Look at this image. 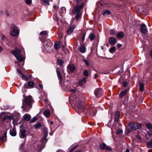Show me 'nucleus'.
<instances>
[{
  "label": "nucleus",
  "mask_w": 152,
  "mask_h": 152,
  "mask_svg": "<svg viewBox=\"0 0 152 152\" xmlns=\"http://www.w3.org/2000/svg\"><path fill=\"white\" fill-rule=\"evenodd\" d=\"M103 93L102 90L101 88H98L96 89L94 92V94L95 96L99 98L102 95Z\"/></svg>",
  "instance_id": "nucleus-9"
},
{
  "label": "nucleus",
  "mask_w": 152,
  "mask_h": 152,
  "mask_svg": "<svg viewBox=\"0 0 152 152\" xmlns=\"http://www.w3.org/2000/svg\"><path fill=\"white\" fill-rule=\"evenodd\" d=\"M11 29L12 30L11 31L10 35L13 36H17L19 34V28L14 25L12 24L11 27Z\"/></svg>",
  "instance_id": "nucleus-5"
},
{
  "label": "nucleus",
  "mask_w": 152,
  "mask_h": 152,
  "mask_svg": "<svg viewBox=\"0 0 152 152\" xmlns=\"http://www.w3.org/2000/svg\"><path fill=\"white\" fill-rule=\"evenodd\" d=\"M77 146H75L74 147V148H72V149H71V150L69 152H72L75 149L77 148Z\"/></svg>",
  "instance_id": "nucleus-54"
},
{
  "label": "nucleus",
  "mask_w": 152,
  "mask_h": 152,
  "mask_svg": "<svg viewBox=\"0 0 152 152\" xmlns=\"http://www.w3.org/2000/svg\"><path fill=\"white\" fill-rule=\"evenodd\" d=\"M17 71L18 74L21 75V77L23 79L25 80L26 81H27L29 79V78L27 76H25L23 74L20 70L18 69H17ZM31 76V75H30L29 76V78H30Z\"/></svg>",
  "instance_id": "nucleus-12"
},
{
  "label": "nucleus",
  "mask_w": 152,
  "mask_h": 152,
  "mask_svg": "<svg viewBox=\"0 0 152 152\" xmlns=\"http://www.w3.org/2000/svg\"><path fill=\"white\" fill-rule=\"evenodd\" d=\"M122 132L123 131L121 129H119L116 132V134H119L120 133H122Z\"/></svg>",
  "instance_id": "nucleus-50"
},
{
  "label": "nucleus",
  "mask_w": 152,
  "mask_h": 152,
  "mask_svg": "<svg viewBox=\"0 0 152 152\" xmlns=\"http://www.w3.org/2000/svg\"><path fill=\"white\" fill-rule=\"evenodd\" d=\"M24 52L23 48L22 47L15 48V49L11 51V53L16 58V59L20 62L24 60L25 57L23 55V52Z\"/></svg>",
  "instance_id": "nucleus-1"
},
{
  "label": "nucleus",
  "mask_w": 152,
  "mask_h": 152,
  "mask_svg": "<svg viewBox=\"0 0 152 152\" xmlns=\"http://www.w3.org/2000/svg\"><path fill=\"white\" fill-rule=\"evenodd\" d=\"M129 127L133 130H136L138 128V126L137 124L132 122L129 123Z\"/></svg>",
  "instance_id": "nucleus-13"
},
{
  "label": "nucleus",
  "mask_w": 152,
  "mask_h": 152,
  "mask_svg": "<svg viewBox=\"0 0 152 152\" xmlns=\"http://www.w3.org/2000/svg\"><path fill=\"white\" fill-rule=\"evenodd\" d=\"M31 0H26V2L28 5H30L31 3Z\"/></svg>",
  "instance_id": "nucleus-47"
},
{
  "label": "nucleus",
  "mask_w": 152,
  "mask_h": 152,
  "mask_svg": "<svg viewBox=\"0 0 152 152\" xmlns=\"http://www.w3.org/2000/svg\"><path fill=\"white\" fill-rule=\"evenodd\" d=\"M79 98H74V102L75 105L76 106L79 110H81L83 102H81V99Z\"/></svg>",
  "instance_id": "nucleus-6"
},
{
  "label": "nucleus",
  "mask_w": 152,
  "mask_h": 152,
  "mask_svg": "<svg viewBox=\"0 0 152 152\" xmlns=\"http://www.w3.org/2000/svg\"><path fill=\"white\" fill-rule=\"evenodd\" d=\"M54 47L56 49H58L59 47V45L58 42L55 43L54 44Z\"/></svg>",
  "instance_id": "nucleus-43"
},
{
  "label": "nucleus",
  "mask_w": 152,
  "mask_h": 152,
  "mask_svg": "<svg viewBox=\"0 0 152 152\" xmlns=\"http://www.w3.org/2000/svg\"><path fill=\"white\" fill-rule=\"evenodd\" d=\"M52 44V43L50 40H48L45 41L43 44V47L44 49L45 50H47L50 48Z\"/></svg>",
  "instance_id": "nucleus-8"
},
{
  "label": "nucleus",
  "mask_w": 152,
  "mask_h": 152,
  "mask_svg": "<svg viewBox=\"0 0 152 152\" xmlns=\"http://www.w3.org/2000/svg\"><path fill=\"white\" fill-rule=\"evenodd\" d=\"M95 35L92 33H91L90 34L88 37L89 38L91 41L95 39Z\"/></svg>",
  "instance_id": "nucleus-26"
},
{
  "label": "nucleus",
  "mask_w": 152,
  "mask_h": 152,
  "mask_svg": "<svg viewBox=\"0 0 152 152\" xmlns=\"http://www.w3.org/2000/svg\"><path fill=\"white\" fill-rule=\"evenodd\" d=\"M122 46V45L121 44H118L117 45V47L118 48L121 47Z\"/></svg>",
  "instance_id": "nucleus-58"
},
{
  "label": "nucleus",
  "mask_w": 152,
  "mask_h": 152,
  "mask_svg": "<svg viewBox=\"0 0 152 152\" xmlns=\"http://www.w3.org/2000/svg\"><path fill=\"white\" fill-rule=\"evenodd\" d=\"M80 51L81 53H85L86 51V48L84 46L81 45L79 48Z\"/></svg>",
  "instance_id": "nucleus-28"
},
{
  "label": "nucleus",
  "mask_w": 152,
  "mask_h": 152,
  "mask_svg": "<svg viewBox=\"0 0 152 152\" xmlns=\"http://www.w3.org/2000/svg\"><path fill=\"white\" fill-rule=\"evenodd\" d=\"M106 147V145L104 143L101 144L100 145V148L101 149H104Z\"/></svg>",
  "instance_id": "nucleus-37"
},
{
  "label": "nucleus",
  "mask_w": 152,
  "mask_h": 152,
  "mask_svg": "<svg viewBox=\"0 0 152 152\" xmlns=\"http://www.w3.org/2000/svg\"><path fill=\"white\" fill-rule=\"evenodd\" d=\"M148 152H152V149H150L149 150Z\"/></svg>",
  "instance_id": "nucleus-64"
},
{
  "label": "nucleus",
  "mask_w": 152,
  "mask_h": 152,
  "mask_svg": "<svg viewBox=\"0 0 152 152\" xmlns=\"http://www.w3.org/2000/svg\"><path fill=\"white\" fill-rule=\"evenodd\" d=\"M76 27V25L75 24H73L71 26H70L67 31V34L69 35H70Z\"/></svg>",
  "instance_id": "nucleus-14"
},
{
  "label": "nucleus",
  "mask_w": 152,
  "mask_h": 152,
  "mask_svg": "<svg viewBox=\"0 0 152 152\" xmlns=\"http://www.w3.org/2000/svg\"><path fill=\"white\" fill-rule=\"evenodd\" d=\"M7 130H6L4 132L1 134L0 136V140L1 141L5 142L7 140Z\"/></svg>",
  "instance_id": "nucleus-11"
},
{
  "label": "nucleus",
  "mask_w": 152,
  "mask_h": 152,
  "mask_svg": "<svg viewBox=\"0 0 152 152\" xmlns=\"http://www.w3.org/2000/svg\"><path fill=\"white\" fill-rule=\"evenodd\" d=\"M111 13L110 11L108 10H104L102 12V15L104 16L106 15L110 14Z\"/></svg>",
  "instance_id": "nucleus-25"
},
{
  "label": "nucleus",
  "mask_w": 152,
  "mask_h": 152,
  "mask_svg": "<svg viewBox=\"0 0 152 152\" xmlns=\"http://www.w3.org/2000/svg\"><path fill=\"white\" fill-rule=\"evenodd\" d=\"M124 36V33L123 31H121L117 34V37L118 38H119L123 37Z\"/></svg>",
  "instance_id": "nucleus-23"
},
{
  "label": "nucleus",
  "mask_w": 152,
  "mask_h": 152,
  "mask_svg": "<svg viewBox=\"0 0 152 152\" xmlns=\"http://www.w3.org/2000/svg\"><path fill=\"white\" fill-rule=\"evenodd\" d=\"M141 30L143 34H145L147 32L146 26L145 24H142L141 25Z\"/></svg>",
  "instance_id": "nucleus-19"
},
{
  "label": "nucleus",
  "mask_w": 152,
  "mask_h": 152,
  "mask_svg": "<svg viewBox=\"0 0 152 152\" xmlns=\"http://www.w3.org/2000/svg\"><path fill=\"white\" fill-rule=\"evenodd\" d=\"M57 62L61 66L62 65L63 63L62 60L59 59H58L57 60Z\"/></svg>",
  "instance_id": "nucleus-45"
},
{
  "label": "nucleus",
  "mask_w": 152,
  "mask_h": 152,
  "mask_svg": "<svg viewBox=\"0 0 152 152\" xmlns=\"http://www.w3.org/2000/svg\"><path fill=\"white\" fill-rule=\"evenodd\" d=\"M50 114V111L49 110H45L44 112V115L46 118H49Z\"/></svg>",
  "instance_id": "nucleus-24"
},
{
  "label": "nucleus",
  "mask_w": 152,
  "mask_h": 152,
  "mask_svg": "<svg viewBox=\"0 0 152 152\" xmlns=\"http://www.w3.org/2000/svg\"><path fill=\"white\" fill-rule=\"evenodd\" d=\"M116 47L113 46L109 50V51L111 53H113L115 51Z\"/></svg>",
  "instance_id": "nucleus-30"
},
{
  "label": "nucleus",
  "mask_w": 152,
  "mask_h": 152,
  "mask_svg": "<svg viewBox=\"0 0 152 152\" xmlns=\"http://www.w3.org/2000/svg\"><path fill=\"white\" fill-rule=\"evenodd\" d=\"M86 78L85 77L83 78L82 80H80L78 83V84L80 86H82L83 84L86 83Z\"/></svg>",
  "instance_id": "nucleus-21"
},
{
  "label": "nucleus",
  "mask_w": 152,
  "mask_h": 152,
  "mask_svg": "<svg viewBox=\"0 0 152 152\" xmlns=\"http://www.w3.org/2000/svg\"><path fill=\"white\" fill-rule=\"evenodd\" d=\"M3 50V48L1 47H0V53L2 50Z\"/></svg>",
  "instance_id": "nucleus-61"
},
{
  "label": "nucleus",
  "mask_w": 152,
  "mask_h": 152,
  "mask_svg": "<svg viewBox=\"0 0 152 152\" xmlns=\"http://www.w3.org/2000/svg\"><path fill=\"white\" fill-rule=\"evenodd\" d=\"M23 118L24 120L28 121L30 119L31 116L28 114H26L23 116Z\"/></svg>",
  "instance_id": "nucleus-20"
},
{
  "label": "nucleus",
  "mask_w": 152,
  "mask_h": 152,
  "mask_svg": "<svg viewBox=\"0 0 152 152\" xmlns=\"http://www.w3.org/2000/svg\"><path fill=\"white\" fill-rule=\"evenodd\" d=\"M109 42L111 45H115L117 42V39L115 38L111 37L109 39Z\"/></svg>",
  "instance_id": "nucleus-16"
},
{
  "label": "nucleus",
  "mask_w": 152,
  "mask_h": 152,
  "mask_svg": "<svg viewBox=\"0 0 152 152\" xmlns=\"http://www.w3.org/2000/svg\"><path fill=\"white\" fill-rule=\"evenodd\" d=\"M83 61L87 66H89V64L88 60L86 59H83Z\"/></svg>",
  "instance_id": "nucleus-41"
},
{
  "label": "nucleus",
  "mask_w": 152,
  "mask_h": 152,
  "mask_svg": "<svg viewBox=\"0 0 152 152\" xmlns=\"http://www.w3.org/2000/svg\"><path fill=\"white\" fill-rule=\"evenodd\" d=\"M84 75L85 76H88L89 73L87 70H85L83 72Z\"/></svg>",
  "instance_id": "nucleus-42"
},
{
  "label": "nucleus",
  "mask_w": 152,
  "mask_h": 152,
  "mask_svg": "<svg viewBox=\"0 0 152 152\" xmlns=\"http://www.w3.org/2000/svg\"><path fill=\"white\" fill-rule=\"evenodd\" d=\"M42 3L44 5H46L49 4L48 0H42Z\"/></svg>",
  "instance_id": "nucleus-40"
},
{
  "label": "nucleus",
  "mask_w": 152,
  "mask_h": 152,
  "mask_svg": "<svg viewBox=\"0 0 152 152\" xmlns=\"http://www.w3.org/2000/svg\"><path fill=\"white\" fill-rule=\"evenodd\" d=\"M127 93V90H125L124 91H121L119 94L120 97H122L124 95L126 94Z\"/></svg>",
  "instance_id": "nucleus-33"
},
{
  "label": "nucleus",
  "mask_w": 152,
  "mask_h": 152,
  "mask_svg": "<svg viewBox=\"0 0 152 152\" xmlns=\"http://www.w3.org/2000/svg\"><path fill=\"white\" fill-rule=\"evenodd\" d=\"M120 113L118 111L115 114L114 121L115 122L118 121L119 119Z\"/></svg>",
  "instance_id": "nucleus-22"
},
{
  "label": "nucleus",
  "mask_w": 152,
  "mask_h": 152,
  "mask_svg": "<svg viewBox=\"0 0 152 152\" xmlns=\"http://www.w3.org/2000/svg\"><path fill=\"white\" fill-rule=\"evenodd\" d=\"M47 32L45 31H42L40 33H39V34L40 35H47Z\"/></svg>",
  "instance_id": "nucleus-44"
},
{
  "label": "nucleus",
  "mask_w": 152,
  "mask_h": 152,
  "mask_svg": "<svg viewBox=\"0 0 152 152\" xmlns=\"http://www.w3.org/2000/svg\"><path fill=\"white\" fill-rule=\"evenodd\" d=\"M10 134L12 136H15L16 135V130L15 129L11 130L10 131Z\"/></svg>",
  "instance_id": "nucleus-29"
},
{
  "label": "nucleus",
  "mask_w": 152,
  "mask_h": 152,
  "mask_svg": "<svg viewBox=\"0 0 152 152\" xmlns=\"http://www.w3.org/2000/svg\"><path fill=\"white\" fill-rule=\"evenodd\" d=\"M84 3H83L80 6H76L73 10L72 12L75 14H76L75 16L76 19H79L81 18V13L80 10L83 7Z\"/></svg>",
  "instance_id": "nucleus-3"
},
{
  "label": "nucleus",
  "mask_w": 152,
  "mask_h": 152,
  "mask_svg": "<svg viewBox=\"0 0 152 152\" xmlns=\"http://www.w3.org/2000/svg\"><path fill=\"white\" fill-rule=\"evenodd\" d=\"M41 126V124L39 123H38L34 125V127L36 129L38 128Z\"/></svg>",
  "instance_id": "nucleus-39"
},
{
  "label": "nucleus",
  "mask_w": 152,
  "mask_h": 152,
  "mask_svg": "<svg viewBox=\"0 0 152 152\" xmlns=\"http://www.w3.org/2000/svg\"><path fill=\"white\" fill-rule=\"evenodd\" d=\"M27 85L25 84L23 87L22 88V92L23 93L26 92V91Z\"/></svg>",
  "instance_id": "nucleus-38"
},
{
  "label": "nucleus",
  "mask_w": 152,
  "mask_h": 152,
  "mask_svg": "<svg viewBox=\"0 0 152 152\" xmlns=\"http://www.w3.org/2000/svg\"><path fill=\"white\" fill-rule=\"evenodd\" d=\"M150 55L152 57V50L150 52Z\"/></svg>",
  "instance_id": "nucleus-62"
},
{
  "label": "nucleus",
  "mask_w": 152,
  "mask_h": 152,
  "mask_svg": "<svg viewBox=\"0 0 152 152\" xmlns=\"http://www.w3.org/2000/svg\"><path fill=\"white\" fill-rule=\"evenodd\" d=\"M146 145L149 148L152 147V139L151 140L147 143Z\"/></svg>",
  "instance_id": "nucleus-36"
},
{
  "label": "nucleus",
  "mask_w": 152,
  "mask_h": 152,
  "mask_svg": "<svg viewBox=\"0 0 152 152\" xmlns=\"http://www.w3.org/2000/svg\"><path fill=\"white\" fill-rule=\"evenodd\" d=\"M34 85V83L32 81H30L28 83V87L32 88Z\"/></svg>",
  "instance_id": "nucleus-35"
},
{
  "label": "nucleus",
  "mask_w": 152,
  "mask_h": 152,
  "mask_svg": "<svg viewBox=\"0 0 152 152\" xmlns=\"http://www.w3.org/2000/svg\"><path fill=\"white\" fill-rule=\"evenodd\" d=\"M127 83L126 82L124 81L123 82V86L124 87H125L127 86Z\"/></svg>",
  "instance_id": "nucleus-52"
},
{
  "label": "nucleus",
  "mask_w": 152,
  "mask_h": 152,
  "mask_svg": "<svg viewBox=\"0 0 152 152\" xmlns=\"http://www.w3.org/2000/svg\"><path fill=\"white\" fill-rule=\"evenodd\" d=\"M66 85H67V84L66 83V82H65L64 84V86H63V87H64V88H66V89H69V88L68 87L69 86V85H68L66 86Z\"/></svg>",
  "instance_id": "nucleus-49"
},
{
  "label": "nucleus",
  "mask_w": 152,
  "mask_h": 152,
  "mask_svg": "<svg viewBox=\"0 0 152 152\" xmlns=\"http://www.w3.org/2000/svg\"><path fill=\"white\" fill-rule=\"evenodd\" d=\"M125 152H130L129 151L128 149H127L126 150Z\"/></svg>",
  "instance_id": "nucleus-63"
},
{
  "label": "nucleus",
  "mask_w": 152,
  "mask_h": 152,
  "mask_svg": "<svg viewBox=\"0 0 152 152\" xmlns=\"http://www.w3.org/2000/svg\"><path fill=\"white\" fill-rule=\"evenodd\" d=\"M66 12V9L64 7H62L60 8L59 11V14L61 16H64Z\"/></svg>",
  "instance_id": "nucleus-18"
},
{
  "label": "nucleus",
  "mask_w": 152,
  "mask_h": 152,
  "mask_svg": "<svg viewBox=\"0 0 152 152\" xmlns=\"http://www.w3.org/2000/svg\"><path fill=\"white\" fill-rule=\"evenodd\" d=\"M56 130V129L55 130L53 131H52L51 132H50V133L49 134L51 135H52L53 134L54 132L55 131V130Z\"/></svg>",
  "instance_id": "nucleus-55"
},
{
  "label": "nucleus",
  "mask_w": 152,
  "mask_h": 152,
  "mask_svg": "<svg viewBox=\"0 0 152 152\" xmlns=\"http://www.w3.org/2000/svg\"><path fill=\"white\" fill-rule=\"evenodd\" d=\"M33 102V99L31 96H29L26 97L23 100L22 102V108L26 112L28 110L26 109V106H28L30 108L31 107V103Z\"/></svg>",
  "instance_id": "nucleus-2"
},
{
  "label": "nucleus",
  "mask_w": 152,
  "mask_h": 152,
  "mask_svg": "<svg viewBox=\"0 0 152 152\" xmlns=\"http://www.w3.org/2000/svg\"><path fill=\"white\" fill-rule=\"evenodd\" d=\"M39 87L40 88L42 89H43V85H42L39 84Z\"/></svg>",
  "instance_id": "nucleus-57"
},
{
  "label": "nucleus",
  "mask_w": 152,
  "mask_h": 152,
  "mask_svg": "<svg viewBox=\"0 0 152 152\" xmlns=\"http://www.w3.org/2000/svg\"><path fill=\"white\" fill-rule=\"evenodd\" d=\"M144 85L142 83H141L139 84L140 89L141 91H142L144 90Z\"/></svg>",
  "instance_id": "nucleus-32"
},
{
  "label": "nucleus",
  "mask_w": 152,
  "mask_h": 152,
  "mask_svg": "<svg viewBox=\"0 0 152 152\" xmlns=\"http://www.w3.org/2000/svg\"><path fill=\"white\" fill-rule=\"evenodd\" d=\"M85 35L86 34H84L82 35V40L83 42L84 41Z\"/></svg>",
  "instance_id": "nucleus-51"
},
{
  "label": "nucleus",
  "mask_w": 152,
  "mask_h": 152,
  "mask_svg": "<svg viewBox=\"0 0 152 152\" xmlns=\"http://www.w3.org/2000/svg\"><path fill=\"white\" fill-rule=\"evenodd\" d=\"M37 120V118L35 117H33L32 119H31V121L32 122H34L35 121Z\"/></svg>",
  "instance_id": "nucleus-53"
},
{
  "label": "nucleus",
  "mask_w": 152,
  "mask_h": 152,
  "mask_svg": "<svg viewBox=\"0 0 152 152\" xmlns=\"http://www.w3.org/2000/svg\"><path fill=\"white\" fill-rule=\"evenodd\" d=\"M146 126L147 128L150 131L152 130V125L150 124H146Z\"/></svg>",
  "instance_id": "nucleus-34"
},
{
  "label": "nucleus",
  "mask_w": 152,
  "mask_h": 152,
  "mask_svg": "<svg viewBox=\"0 0 152 152\" xmlns=\"http://www.w3.org/2000/svg\"><path fill=\"white\" fill-rule=\"evenodd\" d=\"M48 131L47 130H46L45 132L44 133V136L42 139V141H43L44 140H45L48 136Z\"/></svg>",
  "instance_id": "nucleus-31"
},
{
  "label": "nucleus",
  "mask_w": 152,
  "mask_h": 152,
  "mask_svg": "<svg viewBox=\"0 0 152 152\" xmlns=\"http://www.w3.org/2000/svg\"><path fill=\"white\" fill-rule=\"evenodd\" d=\"M105 148L107 151H110L111 150L110 148L108 147H106Z\"/></svg>",
  "instance_id": "nucleus-56"
},
{
  "label": "nucleus",
  "mask_w": 152,
  "mask_h": 152,
  "mask_svg": "<svg viewBox=\"0 0 152 152\" xmlns=\"http://www.w3.org/2000/svg\"><path fill=\"white\" fill-rule=\"evenodd\" d=\"M56 71L58 77L60 80L59 83L61 84V82L62 80V77L61 74L60 72L57 69Z\"/></svg>",
  "instance_id": "nucleus-27"
},
{
  "label": "nucleus",
  "mask_w": 152,
  "mask_h": 152,
  "mask_svg": "<svg viewBox=\"0 0 152 152\" xmlns=\"http://www.w3.org/2000/svg\"><path fill=\"white\" fill-rule=\"evenodd\" d=\"M42 142L41 141H34L33 143L34 150L38 152L40 151L42 149Z\"/></svg>",
  "instance_id": "nucleus-4"
},
{
  "label": "nucleus",
  "mask_w": 152,
  "mask_h": 152,
  "mask_svg": "<svg viewBox=\"0 0 152 152\" xmlns=\"http://www.w3.org/2000/svg\"><path fill=\"white\" fill-rule=\"evenodd\" d=\"M115 34V31L114 30H111L110 31V34L111 35H113Z\"/></svg>",
  "instance_id": "nucleus-48"
},
{
  "label": "nucleus",
  "mask_w": 152,
  "mask_h": 152,
  "mask_svg": "<svg viewBox=\"0 0 152 152\" xmlns=\"http://www.w3.org/2000/svg\"><path fill=\"white\" fill-rule=\"evenodd\" d=\"M69 91L70 92L74 93L75 92L76 89L75 88H70L69 89Z\"/></svg>",
  "instance_id": "nucleus-46"
},
{
  "label": "nucleus",
  "mask_w": 152,
  "mask_h": 152,
  "mask_svg": "<svg viewBox=\"0 0 152 152\" xmlns=\"http://www.w3.org/2000/svg\"><path fill=\"white\" fill-rule=\"evenodd\" d=\"M98 76V75L96 74H95L94 75V77L95 78H96Z\"/></svg>",
  "instance_id": "nucleus-60"
},
{
  "label": "nucleus",
  "mask_w": 152,
  "mask_h": 152,
  "mask_svg": "<svg viewBox=\"0 0 152 152\" xmlns=\"http://www.w3.org/2000/svg\"><path fill=\"white\" fill-rule=\"evenodd\" d=\"M48 122L49 123H50L51 124H53V122L52 121H50L49 120L48 121Z\"/></svg>",
  "instance_id": "nucleus-59"
},
{
  "label": "nucleus",
  "mask_w": 152,
  "mask_h": 152,
  "mask_svg": "<svg viewBox=\"0 0 152 152\" xmlns=\"http://www.w3.org/2000/svg\"><path fill=\"white\" fill-rule=\"evenodd\" d=\"M26 131L25 129H20L19 136L20 138H24L26 136Z\"/></svg>",
  "instance_id": "nucleus-17"
},
{
  "label": "nucleus",
  "mask_w": 152,
  "mask_h": 152,
  "mask_svg": "<svg viewBox=\"0 0 152 152\" xmlns=\"http://www.w3.org/2000/svg\"><path fill=\"white\" fill-rule=\"evenodd\" d=\"M136 11H139L144 16H146L148 14V11L144 7L140 6L139 7V8H136Z\"/></svg>",
  "instance_id": "nucleus-7"
},
{
  "label": "nucleus",
  "mask_w": 152,
  "mask_h": 152,
  "mask_svg": "<svg viewBox=\"0 0 152 152\" xmlns=\"http://www.w3.org/2000/svg\"><path fill=\"white\" fill-rule=\"evenodd\" d=\"M15 120L14 116L13 115H6L4 116L2 119L3 121H5V120Z\"/></svg>",
  "instance_id": "nucleus-15"
},
{
  "label": "nucleus",
  "mask_w": 152,
  "mask_h": 152,
  "mask_svg": "<svg viewBox=\"0 0 152 152\" xmlns=\"http://www.w3.org/2000/svg\"><path fill=\"white\" fill-rule=\"evenodd\" d=\"M67 71L71 72H74L76 70L75 66L74 65L70 64L67 65Z\"/></svg>",
  "instance_id": "nucleus-10"
}]
</instances>
